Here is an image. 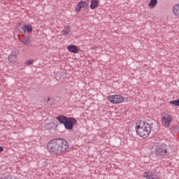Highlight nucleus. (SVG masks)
Wrapping results in <instances>:
<instances>
[{"label": "nucleus", "mask_w": 179, "mask_h": 179, "mask_svg": "<svg viewBox=\"0 0 179 179\" xmlns=\"http://www.w3.org/2000/svg\"><path fill=\"white\" fill-rule=\"evenodd\" d=\"M47 150L52 155L64 156L69 150V143L62 138H53L48 143Z\"/></svg>", "instance_id": "nucleus-1"}, {"label": "nucleus", "mask_w": 179, "mask_h": 179, "mask_svg": "<svg viewBox=\"0 0 179 179\" xmlns=\"http://www.w3.org/2000/svg\"><path fill=\"white\" fill-rule=\"evenodd\" d=\"M151 131L152 124L144 121L140 122L136 128V133L141 138H148L150 134Z\"/></svg>", "instance_id": "nucleus-2"}, {"label": "nucleus", "mask_w": 179, "mask_h": 179, "mask_svg": "<svg viewBox=\"0 0 179 179\" xmlns=\"http://www.w3.org/2000/svg\"><path fill=\"white\" fill-rule=\"evenodd\" d=\"M156 156L166 157L167 156V146L166 144L157 143L154 148Z\"/></svg>", "instance_id": "nucleus-3"}, {"label": "nucleus", "mask_w": 179, "mask_h": 179, "mask_svg": "<svg viewBox=\"0 0 179 179\" xmlns=\"http://www.w3.org/2000/svg\"><path fill=\"white\" fill-rule=\"evenodd\" d=\"M107 100L112 103V104H121V103H124L125 101V98L121 95L113 94L109 95L107 97Z\"/></svg>", "instance_id": "nucleus-4"}, {"label": "nucleus", "mask_w": 179, "mask_h": 179, "mask_svg": "<svg viewBox=\"0 0 179 179\" xmlns=\"http://www.w3.org/2000/svg\"><path fill=\"white\" fill-rule=\"evenodd\" d=\"M77 124L78 121L76 120V119L73 117H69L64 125L66 129H69V131H71V129H73V127H75V125H76Z\"/></svg>", "instance_id": "nucleus-5"}, {"label": "nucleus", "mask_w": 179, "mask_h": 179, "mask_svg": "<svg viewBox=\"0 0 179 179\" xmlns=\"http://www.w3.org/2000/svg\"><path fill=\"white\" fill-rule=\"evenodd\" d=\"M173 117L168 113H165L162 115V124L165 128L170 127V122H171Z\"/></svg>", "instance_id": "nucleus-6"}, {"label": "nucleus", "mask_w": 179, "mask_h": 179, "mask_svg": "<svg viewBox=\"0 0 179 179\" xmlns=\"http://www.w3.org/2000/svg\"><path fill=\"white\" fill-rule=\"evenodd\" d=\"M143 177L147 179H156L157 178V173L152 171H149L144 173Z\"/></svg>", "instance_id": "nucleus-7"}, {"label": "nucleus", "mask_w": 179, "mask_h": 179, "mask_svg": "<svg viewBox=\"0 0 179 179\" xmlns=\"http://www.w3.org/2000/svg\"><path fill=\"white\" fill-rule=\"evenodd\" d=\"M82 8H87V3L86 1H81L77 4L76 7V12H80Z\"/></svg>", "instance_id": "nucleus-8"}, {"label": "nucleus", "mask_w": 179, "mask_h": 179, "mask_svg": "<svg viewBox=\"0 0 179 179\" xmlns=\"http://www.w3.org/2000/svg\"><path fill=\"white\" fill-rule=\"evenodd\" d=\"M67 50L68 51H69V52H73V54H78V52H79V49L78 48V46L75 45H68Z\"/></svg>", "instance_id": "nucleus-9"}, {"label": "nucleus", "mask_w": 179, "mask_h": 179, "mask_svg": "<svg viewBox=\"0 0 179 179\" xmlns=\"http://www.w3.org/2000/svg\"><path fill=\"white\" fill-rule=\"evenodd\" d=\"M69 117L60 115L58 117H56V120H57L59 122V124H63V125H64V124L66 122L67 120Z\"/></svg>", "instance_id": "nucleus-10"}, {"label": "nucleus", "mask_w": 179, "mask_h": 179, "mask_svg": "<svg viewBox=\"0 0 179 179\" xmlns=\"http://www.w3.org/2000/svg\"><path fill=\"white\" fill-rule=\"evenodd\" d=\"M8 59L9 62H11V64H15L17 59V55L16 53H13L8 56Z\"/></svg>", "instance_id": "nucleus-11"}, {"label": "nucleus", "mask_w": 179, "mask_h": 179, "mask_svg": "<svg viewBox=\"0 0 179 179\" xmlns=\"http://www.w3.org/2000/svg\"><path fill=\"white\" fill-rule=\"evenodd\" d=\"M69 33H71V27L69 26L64 27V29L62 30V34L64 36V37L69 36Z\"/></svg>", "instance_id": "nucleus-12"}, {"label": "nucleus", "mask_w": 179, "mask_h": 179, "mask_svg": "<svg viewBox=\"0 0 179 179\" xmlns=\"http://www.w3.org/2000/svg\"><path fill=\"white\" fill-rule=\"evenodd\" d=\"M173 12L175 16L179 17V4H176L173 7Z\"/></svg>", "instance_id": "nucleus-13"}, {"label": "nucleus", "mask_w": 179, "mask_h": 179, "mask_svg": "<svg viewBox=\"0 0 179 179\" xmlns=\"http://www.w3.org/2000/svg\"><path fill=\"white\" fill-rule=\"evenodd\" d=\"M99 6V1L97 0H92L91 4L90 6V9H96Z\"/></svg>", "instance_id": "nucleus-14"}, {"label": "nucleus", "mask_w": 179, "mask_h": 179, "mask_svg": "<svg viewBox=\"0 0 179 179\" xmlns=\"http://www.w3.org/2000/svg\"><path fill=\"white\" fill-rule=\"evenodd\" d=\"M156 5H157V0H150L148 3L150 8H155Z\"/></svg>", "instance_id": "nucleus-15"}, {"label": "nucleus", "mask_w": 179, "mask_h": 179, "mask_svg": "<svg viewBox=\"0 0 179 179\" xmlns=\"http://www.w3.org/2000/svg\"><path fill=\"white\" fill-rule=\"evenodd\" d=\"M25 30H27L28 33H33V27H31V24L25 25Z\"/></svg>", "instance_id": "nucleus-16"}, {"label": "nucleus", "mask_w": 179, "mask_h": 179, "mask_svg": "<svg viewBox=\"0 0 179 179\" xmlns=\"http://www.w3.org/2000/svg\"><path fill=\"white\" fill-rule=\"evenodd\" d=\"M29 40H30V38H29V36H25V37L22 40V44H24V45H27V44H29Z\"/></svg>", "instance_id": "nucleus-17"}, {"label": "nucleus", "mask_w": 179, "mask_h": 179, "mask_svg": "<svg viewBox=\"0 0 179 179\" xmlns=\"http://www.w3.org/2000/svg\"><path fill=\"white\" fill-rule=\"evenodd\" d=\"M170 104H173V106H177V107H179V99L171 101Z\"/></svg>", "instance_id": "nucleus-18"}, {"label": "nucleus", "mask_w": 179, "mask_h": 179, "mask_svg": "<svg viewBox=\"0 0 179 179\" xmlns=\"http://www.w3.org/2000/svg\"><path fill=\"white\" fill-rule=\"evenodd\" d=\"M3 179H19V178L14 176H11V175H8L7 176H5L3 178Z\"/></svg>", "instance_id": "nucleus-19"}, {"label": "nucleus", "mask_w": 179, "mask_h": 179, "mask_svg": "<svg viewBox=\"0 0 179 179\" xmlns=\"http://www.w3.org/2000/svg\"><path fill=\"white\" fill-rule=\"evenodd\" d=\"M20 31L22 33V34H25L26 33V27L24 25L20 29Z\"/></svg>", "instance_id": "nucleus-20"}, {"label": "nucleus", "mask_w": 179, "mask_h": 179, "mask_svg": "<svg viewBox=\"0 0 179 179\" xmlns=\"http://www.w3.org/2000/svg\"><path fill=\"white\" fill-rule=\"evenodd\" d=\"M33 62H34V60L33 59H29L25 62V65H31L33 64Z\"/></svg>", "instance_id": "nucleus-21"}, {"label": "nucleus", "mask_w": 179, "mask_h": 179, "mask_svg": "<svg viewBox=\"0 0 179 179\" xmlns=\"http://www.w3.org/2000/svg\"><path fill=\"white\" fill-rule=\"evenodd\" d=\"M3 150V148L2 146H0V152H2Z\"/></svg>", "instance_id": "nucleus-22"}, {"label": "nucleus", "mask_w": 179, "mask_h": 179, "mask_svg": "<svg viewBox=\"0 0 179 179\" xmlns=\"http://www.w3.org/2000/svg\"><path fill=\"white\" fill-rule=\"evenodd\" d=\"M50 100H51L50 98H48L47 99V103H48V101H50Z\"/></svg>", "instance_id": "nucleus-23"}, {"label": "nucleus", "mask_w": 179, "mask_h": 179, "mask_svg": "<svg viewBox=\"0 0 179 179\" xmlns=\"http://www.w3.org/2000/svg\"><path fill=\"white\" fill-rule=\"evenodd\" d=\"M0 179H3V177L0 178Z\"/></svg>", "instance_id": "nucleus-24"}, {"label": "nucleus", "mask_w": 179, "mask_h": 179, "mask_svg": "<svg viewBox=\"0 0 179 179\" xmlns=\"http://www.w3.org/2000/svg\"><path fill=\"white\" fill-rule=\"evenodd\" d=\"M178 130H179V129H178Z\"/></svg>", "instance_id": "nucleus-25"}]
</instances>
